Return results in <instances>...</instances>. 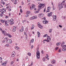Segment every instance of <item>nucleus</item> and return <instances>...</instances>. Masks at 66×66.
I'll return each instance as SVG.
<instances>
[{"label":"nucleus","instance_id":"f704fd0d","mask_svg":"<svg viewBox=\"0 0 66 66\" xmlns=\"http://www.w3.org/2000/svg\"><path fill=\"white\" fill-rule=\"evenodd\" d=\"M59 47H56L55 48V50H57L58 49Z\"/></svg>","mask_w":66,"mask_h":66},{"label":"nucleus","instance_id":"72a5a7b5","mask_svg":"<svg viewBox=\"0 0 66 66\" xmlns=\"http://www.w3.org/2000/svg\"><path fill=\"white\" fill-rule=\"evenodd\" d=\"M7 22H5V26H8V24H7Z\"/></svg>","mask_w":66,"mask_h":66},{"label":"nucleus","instance_id":"423d86ee","mask_svg":"<svg viewBox=\"0 0 66 66\" xmlns=\"http://www.w3.org/2000/svg\"><path fill=\"white\" fill-rule=\"evenodd\" d=\"M44 16V14L43 13H40L38 15V17H39L40 18V17H43Z\"/></svg>","mask_w":66,"mask_h":66},{"label":"nucleus","instance_id":"4468645a","mask_svg":"<svg viewBox=\"0 0 66 66\" xmlns=\"http://www.w3.org/2000/svg\"><path fill=\"white\" fill-rule=\"evenodd\" d=\"M51 63L52 64H54L55 63V61L54 60L52 61Z\"/></svg>","mask_w":66,"mask_h":66},{"label":"nucleus","instance_id":"de8ad7c7","mask_svg":"<svg viewBox=\"0 0 66 66\" xmlns=\"http://www.w3.org/2000/svg\"><path fill=\"white\" fill-rule=\"evenodd\" d=\"M43 61H45V58H43Z\"/></svg>","mask_w":66,"mask_h":66},{"label":"nucleus","instance_id":"f8f14e48","mask_svg":"<svg viewBox=\"0 0 66 66\" xmlns=\"http://www.w3.org/2000/svg\"><path fill=\"white\" fill-rule=\"evenodd\" d=\"M43 23L44 24H47L48 23V21L46 20H44L43 21Z\"/></svg>","mask_w":66,"mask_h":66},{"label":"nucleus","instance_id":"4be33fe9","mask_svg":"<svg viewBox=\"0 0 66 66\" xmlns=\"http://www.w3.org/2000/svg\"><path fill=\"white\" fill-rule=\"evenodd\" d=\"M31 12H30V11H27V12L26 13V14L28 15V14H30V13Z\"/></svg>","mask_w":66,"mask_h":66},{"label":"nucleus","instance_id":"09e8293b","mask_svg":"<svg viewBox=\"0 0 66 66\" xmlns=\"http://www.w3.org/2000/svg\"><path fill=\"white\" fill-rule=\"evenodd\" d=\"M25 36L26 37V39H28V36H27V35H26Z\"/></svg>","mask_w":66,"mask_h":66},{"label":"nucleus","instance_id":"3c124183","mask_svg":"<svg viewBox=\"0 0 66 66\" xmlns=\"http://www.w3.org/2000/svg\"><path fill=\"white\" fill-rule=\"evenodd\" d=\"M13 63H14V62L12 61L11 62V64H13Z\"/></svg>","mask_w":66,"mask_h":66},{"label":"nucleus","instance_id":"338daca9","mask_svg":"<svg viewBox=\"0 0 66 66\" xmlns=\"http://www.w3.org/2000/svg\"><path fill=\"white\" fill-rule=\"evenodd\" d=\"M11 10H11V9H9V11H11Z\"/></svg>","mask_w":66,"mask_h":66},{"label":"nucleus","instance_id":"e2e57ef3","mask_svg":"<svg viewBox=\"0 0 66 66\" xmlns=\"http://www.w3.org/2000/svg\"><path fill=\"white\" fill-rule=\"evenodd\" d=\"M59 52H61V50L59 49L58 51Z\"/></svg>","mask_w":66,"mask_h":66},{"label":"nucleus","instance_id":"603ef678","mask_svg":"<svg viewBox=\"0 0 66 66\" xmlns=\"http://www.w3.org/2000/svg\"><path fill=\"white\" fill-rule=\"evenodd\" d=\"M33 65V62H32L30 64V66H32Z\"/></svg>","mask_w":66,"mask_h":66},{"label":"nucleus","instance_id":"c85d7f7f","mask_svg":"<svg viewBox=\"0 0 66 66\" xmlns=\"http://www.w3.org/2000/svg\"><path fill=\"white\" fill-rule=\"evenodd\" d=\"M0 21L2 22V23L4 22V20H1Z\"/></svg>","mask_w":66,"mask_h":66},{"label":"nucleus","instance_id":"7ed1b4c3","mask_svg":"<svg viewBox=\"0 0 66 66\" xmlns=\"http://www.w3.org/2000/svg\"><path fill=\"white\" fill-rule=\"evenodd\" d=\"M6 42L8 44H11L12 43V41L11 39H8L6 41Z\"/></svg>","mask_w":66,"mask_h":66},{"label":"nucleus","instance_id":"0e129e2a","mask_svg":"<svg viewBox=\"0 0 66 66\" xmlns=\"http://www.w3.org/2000/svg\"><path fill=\"white\" fill-rule=\"evenodd\" d=\"M2 60V57H0V61H1Z\"/></svg>","mask_w":66,"mask_h":66},{"label":"nucleus","instance_id":"c03bdc74","mask_svg":"<svg viewBox=\"0 0 66 66\" xmlns=\"http://www.w3.org/2000/svg\"><path fill=\"white\" fill-rule=\"evenodd\" d=\"M20 12H21V13H22V9H20Z\"/></svg>","mask_w":66,"mask_h":66},{"label":"nucleus","instance_id":"39448f33","mask_svg":"<svg viewBox=\"0 0 66 66\" xmlns=\"http://www.w3.org/2000/svg\"><path fill=\"white\" fill-rule=\"evenodd\" d=\"M47 42L49 43L50 41L51 40V38H50V37L49 36H47Z\"/></svg>","mask_w":66,"mask_h":66},{"label":"nucleus","instance_id":"a878e982","mask_svg":"<svg viewBox=\"0 0 66 66\" xmlns=\"http://www.w3.org/2000/svg\"><path fill=\"white\" fill-rule=\"evenodd\" d=\"M62 50L63 51H66V48H63L62 49Z\"/></svg>","mask_w":66,"mask_h":66},{"label":"nucleus","instance_id":"864d4df0","mask_svg":"<svg viewBox=\"0 0 66 66\" xmlns=\"http://www.w3.org/2000/svg\"><path fill=\"white\" fill-rule=\"evenodd\" d=\"M63 46V47H64V48H65V47H66V45H64Z\"/></svg>","mask_w":66,"mask_h":66},{"label":"nucleus","instance_id":"052dcab7","mask_svg":"<svg viewBox=\"0 0 66 66\" xmlns=\"http://www.w3.org/2000/svg\"><path fill=\"white\" fill-rule=\"evenodd\" d=\"M6 46H7V47H9V44H6Z\"/></svg>","mask_w":66,"mask_h":66},{"label":"nucleus","instance_id":"6e6d98bb","mask_svg":"<svg viewBox=\"0 0 66 66\" xmlns=\"http://www.w3.org/2000/svg\"><path fill=\"white\" fill-rule=\"evenodd\" d=\"M48 66H52V64H48Z\"/></svg>","mask_w":66,"mask_h":66},{"label":"nucleus","instance_id":"5701e85b","mask_svg":"<svg viewBox=\"0 0 66 66\" xmlns=\"http://www.w3.org/2000/svg\"><path fill=\"white\" fill-rule=\"evenodd\" d=\"M15 48L16 49V50H19V47L16 46L15 47Z\"/></svg>","mask_w":66,"mask_h":66},{"label":"nucleus","instance_id":"a19ab883","mask_svg":"<svg viewBox=\"0 0 66 66\" xmlns=\"http://www.w3.org/2000/svg\"><path fill=\"white\" fill-rule=\"evenodd\" d=\"M45 11H46V8H45L44 9L43 12H45Z\"/></svg>","mask_w":66,"mask_h":66},{"label":"nucleus","instance_id":"20e7f679","mask_svg":"<svg viewBox=\"0 0 66 66\" xmlns=\"http://www.w3.org/2000/svg\"><path fill=\"white\" fill-rule=\"evenodd\" d=\"M37 24L39 28L40 29H42L43 28V26L40 24V23H38Z\"/></svg>","mask_w":66,"mask_h":66},{"label":"nucleus","instance_id":"412c9836","mask_svg":"<svg viewBox=\"0 0 66 66\" xmlns=\"http://www.w3.org/2000/svg\"><path fill=\"white\" fill-rule=\"evenodd\" d=\"M2 10L3 12H6V10H5V9L4 8L2 9Z\"/></svg>","mask_w":66,"mask_h":66},{"label":"nucleus","instance_id":"f03ea898","mask_svg":"<svg viewBox=\"0 0 66 66\" xmlns=\"http://www.w3.org/2000/svg\"><path fill=\"white\" fill-rule=\"evenodd\" d=\"M36 55L37 59H39V57H40V53H39V52L38 51V50L37 52Z\"/></svg>","mask_w":66,"mask_h":66},{"label":"nucleus","instance_id":"680f3d73","mask_svg":"<svg viewBox=\"0 0 66 66\" xmlns=\"http://www.w3.org/2000/svg\"><path fill=\"white\" fill-rule=\"evenodd\" d=\"M42 19H46V18L44 17L42 18Z\"/></svg>","mask_w":66,"mask_h":66},{"label":"nucleus","instance_id":"9d476101","mask_svg":"<svg viewBox=\"0 0 66 66\" xmlns=\"http://www.w3.org/2000/svg\"><path fill=\"white\" fill-rule=\"evenodd\" d=\"M53 20L54 21H55L56 20V15H54L53 17Z\"/></svg>","mask_w":66,"mask_h":66},{"label":"nucleus","instance_id":"f3484780","mask_svg":"<svg viewBox=\"0 0 66 66\" xmlns=\"http://www.w3.org/2000/svg\"><path fill=\"white\" fill-rule=\"evenodd\" d=\"M10 8H11V6H7L6 8V10H7V9H10Z\"/></svg>","mask_w":66,"mask_h":66},{"label":"nucleus","instance_id":"393cba45","mask_svg":"<svg viewBox=\"0 0 66 66\" xmlns=\"http://www.w3.org/2000/svg\"><path fill=\"white\" fill-rule=\"evenodd\" d=\"M33 8H34L35 7V5L32 4V5L31 6Z\"/></svg>","mask_w":66,"mask_h":66},{"label":"nucleus","instance_id":"a211bd4d","mask_svg":"<svg viewBox=\"0 0 66 66\" xmlns=\"http://www.w3.org/2000/svg\"><path fill=\"white\" fill-rule=\"evenodd\" d=\"M6 63H2V65L3 66H5L6 65Z\"/></svg>","mask_w":66,"mask_h":66},{"label":"nucleus","instance_id":"1a4fd4ad","mask_svg":"<svg viewBox=\"0 0 66 66\" xmlns=\"http://www.w3.org/2000/svg\"><path fill=\"white\" fill-rule=\"evenodd\" d=\"M16 27L15 26L13 27L12 30L13 32H15L16 31Z\"/></svg>","mask_w":66,"mask_h":66},{"label":"nucleus","instance_id":"f257e3e1","mask_svg":"<svg viewBox=\"0 0 66 66\" xmlns=\"http://www.w3.org/2000/svg\"><path fill=\"white\" fill-rule=\"evenodd\" d=\"M44 6L45 4H44L40 3L38 6V7L39 8L38 9V10L40 11V9H43Z\"/></svg>","mask_w":66,"mask_h":66},{"label":"nucleus","instance_id":"ddd939ff","mask_svg":"<svg viewBox=\"0 0 66 66\" xmlns=\"http://www.w3.org/2000/svg\"><path fill=\"white\" fill-rule=\"evenodd\" d=\"M52 12H51L50 13H48L47 14V15L49 17H50V16H52Z\"/></svg>","mask_w":66,"mask_h":66},{"label":"nucleus","instance_id":"79ce46f5","mask_svg":"<svg viewBox=\"0 0 66 66\" xmlns=\"http://www.w3.org/2000/svg\"><path fill=\"white\" fill-rule=\"evenodd\" d=\"M29 16V15H28H28H25V17H28V16Z\"/></svg>","mask_w":66,"mask_h":66},{"label":"nucleus","instance_id":"49530a36","mask_svg":"<svg viewBox=\"0 0 66 66\" xmlns=\"http://www.w3.org/2000/svg\"><path fill=\"white\" fill-rule=\"evenodd\" d=\"M22 21V22L23 23V22H25L26 21V20H23Z\"/></svg>","mask_w":66,"mask_h":66},{"label":"nucleus","instance_id":"4d7b16f0","mask_svg":"<svg viewBox=\"0 0 66 66\" xmlns=\"http://www.w3.org/2000/svg\"><path fill=\"white\" fill-rule=\"evenodd\" d=\"M14 4H16V2L15 1L14 2Z\"/></svg>","mask_w":66,"mask_h":66},{"label":"nucleus","instance_id":"58836bf2","mask_svg":"<svg viewBox=\"0 0 66 66\" xmlns=\"http://www.w3.org/2000/svg\"><path fill=\"white\" fill-rule=\"evenodd\" d=\"M50 10V7H48L47 8V10Z\"/></svg>","mask_w":66,"mask_h":66},{"label":"nucleus","instance_id":"bf43d9fd","mask_svg":"<svg viewBox=\"0 0 66 66\" xmlns=\"http://www.w3.org/2000/svg\"><path fill=\"white\" fill-rule=\"evenodd\" d=\"M59 27H60V28H62V26H61V25H59Z\"/></svg>","mask_w":66,"mask_h":66},{"label":"nucleus","instance_id":"e433bc0d","mask_svg":"<svg viewBox=\"0 0 66 66\" xmlns=\"http://www.w3.org/2000/svg\"><path fill=\"white\" fill-rule=\"evenodd\" d=\"M33 7H32L31 6H30V9L31 10H32V9H33Z\"/></svg>","mask_w":66,"mask_h":66},{"label":"nucleus","instance_id":"13d9d810","mask_svg":"<svg viewBox=\"0 0 66 66\" xmlns=\"http://www.w3.org/2000/svg\"><path fill=\"white\" fill-rule=\"evenodd\" d=\"M34 29V27H32L31 28V30H32V29Z\"/></svg>","mask_w":66,"mask_h":66},{"label":"nucleus","instance_id":"b1692460","mask_svg":"<svg viewBox=\"0 0 66 66\" xmlns=\"http://www.w3.org/2000/svg\"><path fill=\"white\" fill-rule=\"evenodd\" d=\"M65 44V42H63L61 44V46L62 47H63V46L64 45V44Z\"/></svg>","mask_w":66,"mask_h":66},{"label":"nucleus","instance_id":"473e14b6","mask_svg":"<svg viewBox=\"0 0 66 66\" xmlns=\"http://www.w3.org/2000/svg\"><path fill=\"white\" fill-rule=\"evenodd\" d=\"M28 55H29V56H30L31 55V53H28L27 54Z\"/></svg>","mask_w":66,"mask_h":66},{"label":"nucleus","instance_id":"9b49d317","mask_svg":"<svg viewBox=\"0 0 66 66\" xmlns=\"http://www.w3.org/2000/svg\"><path fill=\"white\" fill-rule=\"evenodd\" d=\"M24 30V28L23 27H22L21 28L20 30V31H21V32H22Z\"/></svg>","mask_w":66,"mask_h":66},{"label":"nucleus","instance_id":"2eb2a0df","mask_svg":"<svg viewBox=\"0 0 66 66\" xmlns=\"http://www.w3.org/2000/svg\"><path fill=\"white\" fill-rule=\"evenodd\" d=\"M31 19H36L37 18V16H33L31 18Z\"/></svg>","mask_w":66,"mask_h":66},{"label":"nucleus","instance_id":"5fc2aeb1","mask_svg":"<svg viewBox=\"0 0 66 66\" xmlns=\"http://www.w3.org/2000/svg\"><path fill=\"white\" fill-rule=\"evenodd\" d=\"M0 16H1V17H2V16H3V15L2 14H0Z\"/></svg>","mask_w":66,"mask_h":66},{"label":"nucleus","instance_id":"aec40b11","mask_svg":"<svg viewBox=\"0 0 66 66\" xmlns=\"http://www.w3.org/2000/svg\"><path fill=\"white\" fill-rule=\"evenodd\" d=\"M2 33L3 34H6V31L5 30H4L2 31Z\"/></svg>","mask_w":66,"mask_h":66},{"label":"nucleus","instance_id":"8fccbe9b","mask_svg":"<svg viewBox=\"0 0 66 66\" xmlns=\"http://www.w3.org/2000/svg\"><path fill=\"white\" fill-rule=\"evenodd\" d=\"M33 48V46L31 45V49H32Z\"/></svg>","mask_w":66,"mask_h":66},{"label":"nucleus","instance_id":"cd10ccee","mask_svg":"<svg viewBox=\"0 0 66 66\" xmlns=\"http://www.w3.org/2000/svg\"><path fill=\"white\" fill-rule=\"evenodd\" d=\"M4 40H7H7H8V38L7 37L5 38H4Z\"/></svg>","mask_w":66,"mask_h":66},{"label":"nucleus","instance_id":"0eeeda50","mask_svg":"<svg viewBox=\"0 0 66 66\" xmlns=\"http://www.w3.org/2000/svg\"><path fill=\"white\" fill-rule=\"evenodd\" d=\"M58 6H59V9H61V8H63V6H62V5L60 4H58Z\"/></svg>","mask_w":66,"mask_h":66},{"label":"nucleus","instance_id":"4c0bfd02","mask_svg":"<svg viewBox=\"0 0 66 66\" xmlns=\"http://www.w3.org/2000/svg\"><path fill=\"white\" fill-rule=\"evenodd\" d=\"M47 36V34H45L43 36V37H45Z\"/></svg>","mask_w":66,"mask_h":66},{"label":"nucleus","instance_id":"7c9ffc66","mask_svg":"<svg viewBox=\"0 0 66 66\" xmlns=\"http://www.w3.org/2000/svg\"><path fill=\"white\" fill-rule=\"evenodd\" d=\"M52 29H50V30H49V32L50 33H51V32H52Z\"/></svg>","mask_w":66,"mask_h":66},{"label":"nucleus","instance_id":"6ab92c4d","mask_svg":"<svg viewBox=\"0 0 66 66\" xmlns=\"http://www.w3.org/2000/svg\"><path fill=\"white\" fill-rule=\"evenodd\" d=\"M37 34H38V37H39L40 36V33L39 32H37Z\"/></svg>","mask_w":66,"mask_h":66},{"label":"nucleus","instance_id":"ea45409f","mask_svg":"<svg viewBox=\"0 0 66 66\" xmlns=\"http://www.w3.org/2000/svg\"><path fill=\"white\" fill-rule=\"evenodd\" d=\"M31 42H32V43H33L34 42V39H32V40H31Z\"/></svg>","mask_w":66,"mask_h":66},{"label":"nucleus","instance_id":"69168bd1","mask_svg":"<svg viewBox=\"0 0 66 66\" xmlns=\"http://www.w3.org/2000/svg\"><path fill=\"white\" fill-rule=\"evenodd\" d=\"M24 35H27V34H26V32H24Z\"/></svg>","mask_w":66,"mask_h":66},{"label":"nucleus","instance_id":"dca6fc26","mask_svg":"<svg viewBox=\"0 0 66 66\" xmlns=\"http://www.w3.org/2000/svg\"><path fill=\"white\" fill-rule=\"evenodd\" d=\"M6 35L8 36L9 37H12V36H11L9 34H6Z\"/></svg>","mask_w":66,"mask_h":66},{"label":"nucleus","instance_id":"bb28decb","mask_svg":"<svg viewBox=\"0 0 66 66\" xmlns=\"http://www.w3.org/2000/svg\"><path fill=\"white\" fill-rule=\"evenodd\" d=\"M6 22H11V21L10 20H8L6 21Z\"/></svg>","mask_w":66,"mask_h":66},{"label":"nucleus","instance_id":"6e6552de","mask_svg":"<svg viewBox=\"0 0 66 66\" xmlns=\"http://www.w3.org/2000/svg\"><path fill=\"white\" fill-rule=\"evenodd\" d=\"M15 55V52H13L11 54V56L12 57H14Z\"/></svg>","mask_w":66,"mask_h":66},{"label":"nucleus","instance_id":"c756f323","mask_svg":"<svg viewBox=\"0 0 66 66\" xmlns=\"http://www.w3.org/2000/svg\"><path fill=\"white\" fill-rule=\"evenodd\" d=\"M60 45V43H57L56 44V45L57 46H59Z\"/></svg>","mask_w":66,"mask_h":66},{"label":"nucleus","instance_id":"774afa93","mask_svg":"<svg viewBox=\"0 0 66 66\" xmlns=\"http://www.w3.org/2000/svg\"><path fill=\"white\" fill-rule=\"evenodd\" d=\"M23 4H24V3H23V2H22V5H23Z\"/></svg>","mask_w":66,"mask_h":66},{"label":"nucleus","instance_id":"37998d69","mask_svg":"<svg viewBox=\"0 0 66 66\" xmlns=\"http://www.w3.org/2000/svg\"><path fill=\"white\" fill-rule=\"evenodd\" d=\"M10 21H11V22H13V19H11Z\"/></svg>","mask_w":66,"mask_h":66},{"label":"nucleus","instance_id":"2f4dec72","mask_svg":"<svg viewBox=\"0 0 66 66\" xmlns=\"http://www.w3.org/2000/svg\"><path fill=\"white\" fill-rule=\"evenodd\" d=\"M14 22H11L10 23V24H11V25L12 24H14Z\"/></svg>","mask_w":66,"mask_h":66},{"label":"nucleus","instance_id":"c9c22d12","mask_svg":"<svg viewBox=\"0 0 66 66\" xmlns=\"http://www.w3.org/2000/svg\"><path fill=\"white\" fill-rule=\"evenodd\" d=\"M65 17H66V16H62V18H63V19H65Z\"/></svg>","mask_w":66,"mask_h":66},{"label":"nucleus","instance_id":"a18cd8bd","mask_svg":"<svg viewBox=\"0 0 66 66\" xmlns=\"http://www.w3.org/2000/svg\"><path fill=\"white\" fill-rule=\"evenodd\" d=\"M53 10H55V8L54 7H53Z\"/></svg>","mask_w":66,"mask_h":66}]
</instances>
